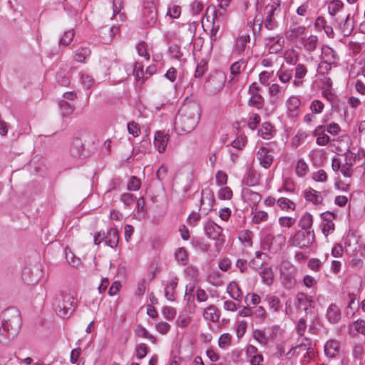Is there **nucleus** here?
Returning a JSON list of instances; mask_svg holds the SVG:
<instances>
[{"mask_svg":"<svg viewBox=\"0 0 365 365\" xmlns=\"http://www.w3.org/2000/svg\"><path fill=\"white\" fill-rule=\"evenodd\" d=\"M200 108L197 103H187L182 105L175 118V130L178 134L191 132L198 123Z\"/></svg>","mask_w":365,"mask_h":365,"instance_id":"obj_1","label":"nucleus"},{"mask_svg":"<svg viewBox=\"0 0 365 365\" xmlns=\"http://www.w3.org/2000/svg\"><path fill=\"white\" fill-rule=\"evenodd\" d=\"M21 326L20 312L11 307L4 310L0 316V342L14 339Z\"/></svg>","mask_w":365,"mask_h":365,"instance_id":"obj_2","label":"nucleus"},{"mask_svg":"<svg viewBox=\"0 0 365 365\" xmlns=\"http://www.w3.org/2000/svg\"><path fill=\"white\" fill-rule=\"evenodd\" d=\"M76 306L74 297L68 291L59 292L52 301L53 310L62 318L69 317Z\"/></svg>","mask_w":365,"mask_h":365,"instance_id":"obj_3","label":"nucleus"},{"mask_svg":"<svg viewBox=\"0 0 365 365\" xmlns=\"http://www.w3.org/2000/svg\"><path fill=\"white\" fill-rule=\"evenodd\" d=\"M297 268L289 262H283L279 268L280 280L283 287L287 289L294 287L297 283Z\"/></svg>","mask_w":365,"mask_h":365,"instance_id":"obj_4","label":"nucleus"},{"mask_svg":"<svg viewBox=\"0 0 365 365\" xmlns=\"http://www.w3.org/2000/svg\"><path fill=\"white\" fill-rule=\"evenodd\" d=\"M315 240L314 230H299L291 238L292 245L300 249H307L312 246Z\"/></svg>","mask_w":365,"mask_h":365,"instance_id":"obj_5","label":"nucleus"},{"mask_svg":"<svg viewBox=\"0 0 365 365\" xmlns=\"http://www.w3.org/2000/svg\"><path fill=\"white\" fill-rule=\"evenodd\" d=\"M142 18L143 24L149 27L155 24L158 17L154 0H144Z\"/></svg>","mask_w":365,"mask_h":365,"instance_id":"obj_6","label":"nucleus"},{"mask_svg":"<svg viewBox=\"0 0 365 365\" xmlns=\"http://www.w3.org/2000/svg\"><path fill=\"white\" fill-rule=\"evenodd\" d=\"M225 79V76L222 72H214L210 75L206 81L205 87L207 92L215 94L224 87Z\"/></svg>","mask_w":365,"mask_h":365,"instance_id":"obj_7","label":"nucleus"},{"mask_svg":"<svg viewBox=\"0 0 365 365\" xmlns=\"http://www.w3.org/2000/svg\"><path fill=\"white\" fill-rule=\"evenodd\" d=\"M86 156V151L82 140L79 138H73L69 148V158H71V162L74 165H78V161Z\"/></svg>","mask_w":365,"mask_h":365,"instance_id":"obj_8","label":"nucleus"},{"mask_svg":"<svg viewBox=\"0 0 365 365\" xmlns=\"http://www.w3.org/2000/svg\"><path fill=\"white\" fill-rule=\"evenodd\" d=\"M280 0L274 1L271 5H267L265 9L267 11V16L264 21V27L268 30H273L277 26V22L274 19V12L280 6Z\"/></svg>","mask_w":365,"mask_h":365,"instance_id":"obj_9","label":"nucleus"},{"mask_svg":"<svg viewBox=\"0 0 365 365\" xmlns=\"http://www.w3.org/2000/svg\"><path fill=\"white\" fill-rule=\"evenodd\" d=\"M203 229L208 238L217 241L220 240L223 229L220 225L212 220H207L205 222Z\"/></svg>","mask_w":365,"mask_h":365,"instance_id":"obj_10","label":"nucleus"},{"mask_svg":"<svg viewBox=\"0 0 365 365\" xmlns=\"http://www.w3.org/2000/svg\"><path fill=\"white\" fill-rule=\"evenodd\" d=\"M314 301L310 297L303 292H299L296 296L295 306L297 309H302L307 315L309 309L313 306Z\"/></svg>","mask_w":365,"mask_h":365,"instance_id":"obj_11","label":"nucleus"},{"mask_svg":"<svg viewBox=\"0 0 365 365\" xmlns=\"http://www.w3.org/2000/svg\"><path fill=\"white\" fill-rule=\"evenodd\" d=\"M168 139V134H165L162 131H157L155 133L154 137V145L158 148L159 153H163L165 150Z\"/></svg>","mask_w":365,"mask_h":365,"instance_id":"obj_12","label":"nucleus"},{"mask_svg":"<svg viewBox=\"0 0 365 365\" xmlns=\"http://www.w3.org/2000/svg\"><path fill=\"white\" fill-rule=\"evenodd\" d=\"M341 310L335 304H331L327 311L326 317L331 324H336L341 319Z\"/></svg>","mask_w":365,"mask_h":365,"instance_id":"obj_13","label":"nucleus"},{"mask_svg":"<svg viewBox=\"0 0 365 365\" xmlns=\"http://www.w3.org/2000/svg\"><path fill=\"white\" fill-rule=\"evenodd\" d=\"M269 153L268 149L264 147H261L257 153L260 165L264 168H269L273 162V156Z\"/></svg>","mask_w":365,"mask_h":365,"instance_id":"obj_14","label":"nucleus"},{"mask_svg":"<svg viewBox=\"0 0 365 365\" xmlns=\"http://www.w3.org/2000/svg\"><path fill=\"white\" fill-rule=\"evenodd\" d=\"M324 353L327 357L334 358L339 353V344L336 340H329L324 346Z\"/></svg>","mask_w":365,"mask_h":365,"instance_id":"obj_15","label":"nucleus"},{"mask_svg":"<svg viewBox=\"0 0 365 365\" xmlns=\"http://www.w3.org/2000/svg\"><path fill=\"white\" fill-rule=\"evenodd\" d=\"M178 286V278L174 277L170 282L165 286L164 295L165 298L171 302L175 301V290Z\"/></svg>","mask_w":365,"mask_h":365,"instance_id":"obj_16","label":"nucleus"},{"mask_svg":"<svg viewBox=\"0 0 365 365\" xmlns=\"http://www.w3.org/2000/svg\"><path fill=\"white\" fill-rule=\"evenodd\" d=\"M304 197L307 201H310L316 205L320 204L323 200L320 192L314 190L311 187H309L304 190Z\"/></svg>","mask_w":365,"mask_h":365,"instance_id":"obj_17","label":"nucleus"},{"mask_svg":"<svg viewBox=\"0 0 365 365\" xmlns=\"http://www.w3.org/2000/svg\"><path fill=\"white\" fill-rule=\"evenodd\" d=\"M307 69L304 64L299 63L295 68L294 85L301 86L303 84V78L307 75Z\"/></svg>","mask_w":365,"mask_h":365,"instance_id":"obj_18","label":"nucleus"},{"mask_svg":"<svg viewBox=\"0 0 365 365\" xmlns=\"http://www.w3.org/2000/svg\"><path fill=\"white\" fill-rule=\"evenodd\" d=\"M104 241L108 246L112 248L117 247L118 244V233L117 230L114 228L110 229L107 235H105Z\"/></svg>","mask_w":365,"mask_h":365,"instance_id":"obj_19","label":"nucleus"},{"mask_svg":"<svg viewBox=\"0 0 365 365\" xmlns=\"http://www.w3.org/2000/svg\"><path fill=\"white\" fill-rule=\"evenodd\" d=\"M227 292L230 297L237 301L240 300L242 296V292L239 285L235 282H231L227 285Z\"/></svg>","mask_w":365,"mask_h":365,"instance_id":"obj_20","label":"nucleus"},{"mask_svg":"<svg viewBox=\"0 0 365 365\" xmlns=\"http://www.w3.org/2000/svg\"><path fill=\"white\" fill-rule=\"evenodd\" d=\"M338 26L340 27L341 31L344 36H350L354 28V21H350V14L346 16L342 26L340 23H338Z\"/></svg>","mask_w":365,"mask_h":365,"instance_id":"obj_21","label":"nucleus"},{"mask_svg":"<svg viewBox=\"0 0 365 365\" xmlns=\"http://www.w3.org/2000/svg\"><path fill=\"white\" fill-rule=\"evenodd\" d=\"M250 95V98L248 101V105L250 106H253L257 108V109H260L263 107L264 100L261 94L259 93H253Z\"/></svg>","mask_w":365,"mask_h":365,"instance_id":"obj_22","label":"nucleus"},{"mask_svg":"<svg viewBox=\"0 0 365 365\" xmlns=\"http://www.w3.org/2000/svg\"><path fill=\"white\" fill-rule=\"evenodd\" d=\"M265 301L269 305V308L275 312H277L282 308V303L279 298L277 296L267 295Z\"/></svg>","mask_w":365,"mask_h":365,"instance_id":"obj_23","label":"nucleus"},{"mask_svg":"<svg viewBox=\"0 0 365 365\" xmlns=\"http://www.w3.org/2000/svg\"><path fill=\"white\" fill-rule=\"evenodd\" d=\"M313 224L312 216L309 213L304 214L298 222V226L301 227L300 230H312V227Z\"/></svg>","mask_w":365,"mask_h":365,"instance_id":"obj_24","label":"nucleus"},{"mask_svg":"<svg viewBox=\"0 0 365 365\" xmlns=\"http://www.w3.org/2000/svg\"><path fill=\"white\" fill-rule=\"evenodd\" d=\"M203 317L206 320L212 322H217L220 316L217 314V308L214 305H210L203 312Z\"/></svg>","mask_w":365,"mask_h":365,"instance_id":"obj_25","label":"nucleus"},{"mask_svg":"<svg viewBox=\"0 0 365 365\" xmlns=\"http://www.w3.org/2000/svg\"><path fill=\"white\" fill-rule=\"evenodd\" d=\"M262 282L267 285H271L273 283L274 272L271 267H266L259 272Z\"/></svg>","mask_w":365,"mask_h":365,"instance_id":"obj_26","label":"nucleus"},{"mask_svg":"<svg viewBox=\"0 0 365 365\" xmlns=\"http://www.w3.org/2000/svg\"><path fill=\"white\" fill-rule=\"evenodd\" d=\"M249 34L240 35L236 40L235 49L237 52L242 53L246 48L247 43L250 42Z\"/></svg>","mask_w":365,"mask_h":365,"instance_id":"obj_27","label":"nucleus"},{"mask_svg":"<svg viewBox=\"0 0 365 365\" xmlns=\"http://www.w3.org/2000/svg\"><path fill=\"white\" fill-rule=\"evenodd\" d=\"M22 279L25 283L28 284H34L38 281L39 277L38 274L34 275L30 269L26 268L23 272Z\"/></svg>","mask_w":365,"mask_h":365,"instance_id":"obj_28","label":"nucleus"},{"mask_svg":"<svg viewBox=\"0 0 365 365\" xmlns=\"http://www.w3.org/2000/svg\"><path fill=\"white\" fill-rule=\"evenodd\" d=\"M175 258L182 265H186L188 263L187 253L184 247H180L175 251Z\"/></svg>","mask_w":365,"mask_h":365,"instance_id":"obj_29","label":"nucleus"},{"mask_svg":"<svg viewBox=\"0 0 365 365\" xmlns=\"http://www.w3.org/2000/svg\"><path fill=\"white\" fill-rule=\"evenodd\" d=\"M58 106L61 110L62 115L64 116L72 114L76 108L74 105L69 103L65 100H61L59 101Z\"/></svg>","mask_w":365,"mask_h":365,"instance_id":"obj_30","label":"nucleus"},{"mask_svg":"<svg viewBox=\"0 0 365 365\" xmlns=\"http://www.w3.org/2000/svg\"><path fill=\"white\" fill-rule=\"evenodd\" d=\"M317 36L314 35H311L304 40V47L309 52L314 51L317 48Z\"/></svg>","mask_w":365,"mask_h":365,"instance_id":"obj_31","label":"nucleus"},{"mask_svg":"<svg viewBox=\"0 0 365 365\" xmlns=\"http://www.w3.org/2000/svg\"><path fill=\"white\" fill-rule=\"evenodd\" d=\"M91 55V50L88 47H81L76 51L74 59L78 62H84Z\"/></svg>","mask_w":365,"mask_h":365,"instance_id":"obj_32","label":"nucleus"},{"mask_svg":"<svg viewBox=\"0 0 365 365\" xmlns=\"http://www.w3.org/2000/svg\"><path fill=\"white\" fill-rule=\"evenodd\" d=\"M277 204L279 206V207L284 210H294L296 207L295 203L291 200L286 197L279 198L277 200Z\"/></svg>","mask_w":365,"mask_h":365,"instance_id":"obj_33","label":"nucleus"},{"mask_svg":"<svg viewBox=\"0 0 365 365\" xmlns=\"http://www.w3.org/2000/svg\"><path fill=\"white\" fill-rule=\"evenodd\" d=\"M304 31V26H296L294 27H291L289 30L287 32V37L291 39L296 38L298 36L302 35Z\"/></svg>","mask_w":365,"mask_h":365,"instance_id":"obj_34","label":"nucleus"},{"mask_svg":"<svg viewBox=\"0 0 365 365\" xmlns=\"http://www.w3.org/2000/svg\"><path fill=\"white\" fill-rule=\"evenodd\" d=\"M245 195L248 202L253 206H256L261 200V195L257 192L252 190H247L245 192Z\"/></svg>","mask_w":365,"mask_h":365,"instance_id":"obj_35","label":"nucleus"},{"mask_svg":"<svg viewBox=\"0 0 365 365\" xmlns=\"http://www.w3.org/2000/svg\"><path fill=\"white\" fill-rule=\"evenodd\" d=\"M308 170V165L303 159H299L296 165L295 171L299 177H304Z\"/></svg>","mask_w":365,"mask_h":365,"instance_id":"obj_36","label":"nucleus"},{"mask_svg":"<svg viewBox=\"0 0 365 365\" xmlns=\"http://www.w3.org/2000/svg\"><path fill=\"white\" fill-rule=\"evenodd\" d=\"M272 125L269 122H264L262 125V128L260 130L261 136L264 139H270L272 137Z\"/></svg>","mask_w":365,"mask_h":365,"instance_id":"obj_37","label":"nucleus"},{"mask_svg":"<svg viewBox=\"0 0 365 365\" xmlns=\"http://www.w3.org/2000/svg\"><path fill=\"white\" fill-rule=\"evenodd\" d=\"M343 3L339 0H333L329 4V14L334 16L342 8Z\"/></svg>","mask_w":365,"mask_h":365,"instance_id":"obj_38","label":"nucleus"},{"mask_svg":"<svg viewBox=\"0 0 365 365\" xmlns=\"http://www.w3.org/2000/svg\"><path fill=\"white\" fill-rule=\"evenodd\" d=\"M207 70V63L204 59H202L196 66L195 77L200 78Z\"/></svg>","mask_w":365,"mask_h":365,"instance_id":"obj_39","label":"nucleus"},{"mask_svg":"<svg viewBox=\"0 0 365 365\" xmlns=\"http://www.w3.org/2000/svg\"><path fill=\"white\" fill-rule=\"evenodd\" d=\"M268 220V214L267 212L262 210H257L255 209V212L254 214V217L252 221L255 224H259L262 222H266Z\"/></svg>","mask_w":365,"mask_h":365,"instance_id":"obj_40","label":"nucleus"},{"mask_svg":"<svg viewBox=\"0 0 365 365\" xmlns=\"http://www.w3.org/2000/svg\"><path fill=\"white\" fill-rule=\"evenodd\" d=\"M74 37V32L73 30L65 31L63 36L59 40V45L68 46L71 43Z\"/></svg>","mask_w":365,"mask_h":365,"instance_id":"obj_41","label":"nucleus"},{"mask_svg":"<svg viewBox=\"0 0 365 365\" xmlns=\"http://www.w3.org/2000/svg\"><path fill=\"white\" fill-rule=\"evenodd\" d=\"M253 337L256 339L259 344L262 345H265L268 343L269 338L266 336L265 333L263 331L256 329L253 333Z\"/></svg>","mask_w":365,"mask_h":365,"instance_id":"obj_42","label":"nucleus"},{"mask_svg":"<svg viewBox=\"0 0 365 365\" xmlns=\"http://www.w3.org/2000/svg\"><path fill=\"white\" fill-rule=\"evenodd\" d=\"M133 74L137 81H140L144 77L143 66L141 63H135L133 64Z\"/></svg>","mask_w":365,"mask_h":365,"instance_id":"obj_43","label":"nucleus"},{"mask_svg":"<svg viewBox=\"0 0 365 365\" xmlns=\"http://www.w3.org/2000/svg\"><path fill=\"white\" fill-rule=\"evenodd\" d=\"M181 14V7L178 5H171L168 8L167 15L172 19H178Z\"/></svg>","mask_w":365,"mask_h":365,"instance_id":"obj_44","label":"nucleus"},{"mask_svg":"<svg viewBox=\"0 0 365 365\" xmlns=\"http://www.w3.org/2000/svg\"><path fill=\"white\" fill-rule=\"evenodd\" d=\"M253 233L249 230H242L239 235V240L242 242L247 243L249 245H252V238Z\"/></svg>","mask_w":365,"mask_h":365,"instance_id":"obj_45","label":"nucleus"},{"mask_svg":"<svg viewBox=\"0 0 365 365\" xmlns=\"http://www.w3.org/2000/svg\"><path fill=\"white\" fill-rule=\"evenodd\" d=\"M147 47H148V46L145 43V42L143 41V42H140L136 46V49H137V51H138V53L139 56L145 57V58L146 60H149L150 55L147 51Z\"/></svg>","mask_w":365,"mask_h":365,"instance_id":"obj_46","label":"nucleus"},{"mask_svg":"<svg viewBox=\"0 0 365 365\" xmlns=\"http://www.w3.org/2000/svg\"><path fill=\"white\" fill-rule=\"evenodd\" d=\"M307 266L312 271L319 272L321 270L322 262L317 258H312L309 260Z\"/></svg>","mask_w":365,"mask_h":365,"instance_id":"obj_47","label":"nucleus"},{"mask_svg":"<svg viewBox=\"0 0 365 365\" xmlns=\"http://www.w3.org/2000/svg\"><path fill=\"white\" fill-rule=\"evenodd\" d=\"M296 222L295 218L291 217H280L279 218V224L282 227H292Z\"/></svg>","mask_w":365,"mask_h":365,"instance_id":"obj_48","label":"nucleus"},{"mask_svg":"<svg viewBox=\"0 0 365 365\" xmlns=\"http://www.w3.org/2000/svg\"><path fill=\"white\" fill-rule=\"evenodd\" d=\"M128 130L130 134L134 137H137L140 133V128L138 123L132 121L128 123Z\"/></svg>","mask_w":365,"mask_h":365,"instance_id":"obj_49","label":"nucleus"},{"mask_svg":"<svg viewBox=\"0 0 365 365\" xmlns=\"http://www.w3.org/2000/svg\"><path fill=\"white\" fill-rule=\"evenodd\" d=\"M218 197L220 200H230L232 197V191L229 187H223L220 190Z\"/></svg>","mask_w":365,"mask_h":365,"instance_id":"obj_50","label":"nucleus"},{"mask_svg":"<svg viewBox=\"0 0 365 365\" xmlns=\"http://www.w3.org/2000/svg\"><path fill=\"white\" fill-rule=\"evenodd\" d=\"M324 103L319 100L313 101L310 105V109L312 113L315 114L322 113L324 109Z\"/></svg>","mask_w":365,"mask_h":365,"instance_id":"obj_51","label":"nucleus"},{"mask_svg":"<svg viewBox=\"0 0 365 365\" xmlns=\"http://www.w3.org/2000/svg\"><path fill=\"white\" fill-rule=\"evenodd\" d=\"M127 186L129 190L136 191L140 187V181L135 176H133L129 180Z\"/></svg>","mask_w":365,"mask_h":365,"instance_id":"obj_52","label":"nucleus"},{"mask_svg":"<svg viewBox=\"0 0 365 365\" xmlns=\"http://www.w3.org/2000/svg\"><path fill=\"white\" fill-rule=\"evenodd\" d=\"M162 312L164 317L168 320L173 319L176 315L175 309L171 307H164L162 309Z\"/></svg>","mask_w":365,"mask_h":365,"instance_id":"obj_53","label":"nucleus"},{"mask_svg":"<svg viewBox=\"0 0 365 365\" xmlns=\"http://www.w3.org/2000/svg\"><path fill=\"white\" fill-rule=\"evenodd\" d=\"M148 348L145 344H138L135 347V352H136V356L139 359H142L144 358L147 354Z\"/></svg>","mask_w":365,"mask_h":365,"instance_id":"obj_54","label":"nucleus"},{"mask_svg":"<svg viewBox=\"0 0 365 365\" xmlns=\"http://www.w3.org/2000/svg\"><path fill=\"white\" fill-rule=\"evenodd\" d=\"M287 108L289 110H294L300 106V101L297 97H290L287 101Z\"/></svg>","mask_w":365,"mask_h":365,"instance_id":"obj_55","label":"nucleus"},{"mask_svg":"<svg viewBox=\"0 0 365 365\" xmlns=\"http://www.w3.org/2000/svg\"><path fill=\"white\" fill-rule=\"evenodd\" d=\"M215 178L217 184L220 186L225 185L227 182V175L222 170L217 172Z\"/></svg>","mask_w":365,"mask_h":365,"instance_id":"obj_56","label":"nucleus"},{"mask_svg":"<svg viewBox=\"0 0 365 365\" xmlns=\"http://www.w3.org/2000/svg\"><path fill=\"white\" fill-rule=\"evenodd\" d=\"M253 314L261 322H263L267 316V311L262 306L257 307L256 309L253 311Z\"/></svg>","mask_w":365,"mask_h":365,"instance_id":"obj_57","label":"nucleus"},{"mask_svg":"<svg viewBox=\"0 0 365 365\" xmlns=\"http://www.w3.org/2000/svg\"><path fill=\"white\" fill-rule=\"evenodd\" d=\"M135 200V197L131 193H123L120 197V200L126 206L133 204Z\"/></svg>","mask_w":365,"mask_h":365,"instance_id":"obj_58","label":"nucleus"},{"mask_svg":"<svg viewBox=\"0 0 365 365\" xmlns=\"http://www.w3.org/2000/svg\"><path fill=\"white\" fill-rule=\"evenodd\" d=\"M231 343V336L229 334H223L220 336L218 340V345L221 348L230 345Z\"/></svg>","mask_w":365,"mask_h":365,"instance_id":"obj_59","label":"nucleus"},{"mask_svg":"<svg viewBox=\"0 0 365 365\" xmlns=\"http://www.w3.org/2000/svg\"><path fill=\"white\" fill-rule=\"evenodd\" d=\"M168 168L165 165H162L156 172L157 179L160 182H163L167 177Z\"/></svg>","mask_w":365,"mask_h":365,"instance_id":"obj_60","label":"nucleus"},{"mask_svg":"<svg viewBox=\"0 0 365 365\" xmlns=\"http://www.w3.org/2000/svg\"><path fill=\"white\" fill-rule=\"evenodd\" d=\"M354 329L361 334H365V321L363 319H357L353 323Z\"/></svg>","mask_w":365,"mask_h":365,"instance_id":"obj_61","label":"nucleus"},{"mask_svg":"<svg viewBox=\"0 0 365 365\" xmlns=\"http://www.w3.org/2000/svg\"><path fill=\"white\" fill-rule=\"evenodd\" d=\"M346 163L341 166V173L344 177L349 178L352 175L353 171L351 170L352 163H348L346 159Z\"/></svg>","mask_w":365,"mask_h":365,"instance_id":"obj_62","label":"nucleus"},{"mask_svg":"<svg viewBox=\"0 0 365 365\" xmlns=\"http://www.w3.org/2000/svg\"><path fill=\"white\" fill-rule=\"evenodd\" d=\"M169 53L172 58H180L182 53L178 45H173L169 48Z\"/></svg>","mask_w":365,"mask_h":365,"instance_id":"obj_63","label":"nucleus"},{"mask_svg":"<svg viewBox=\"0 0 365 365\" xmlns=\"http://www.w3.org/2000/svg\"><path fill=\"white\" fill-rule=\"evenodd\" d=\"M331 63L327 62V61H322L318 67L319 70V73L322 75H325L328 73V72L331 70Z\"/></svg>","mask_w":365,"mask_h":365,"instance_id":"obj_64","label":"nucleus"}]
</instances>
